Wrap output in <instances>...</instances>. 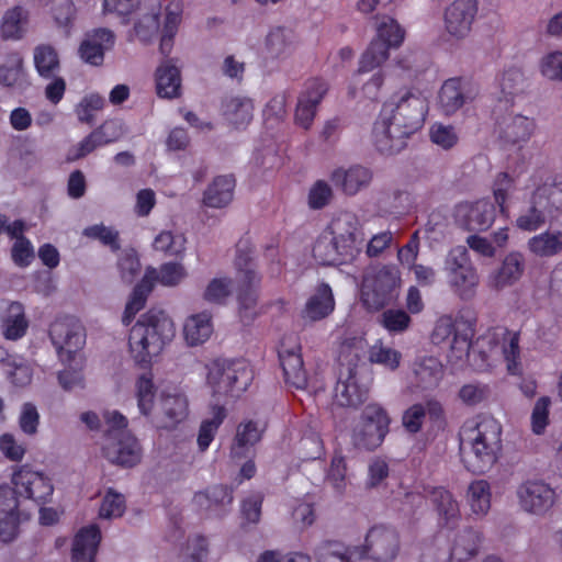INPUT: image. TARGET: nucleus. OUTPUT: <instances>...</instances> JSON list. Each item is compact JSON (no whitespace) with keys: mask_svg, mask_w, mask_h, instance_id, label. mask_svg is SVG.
<instances>
[{"mask_svg":"<svg viewBox=\"0 0 562 562\" xmlns=\"http://www.w3.org/2000/svg\"><path fill=\"white\" fill-rule=\"evenodd\" d=\"M427 101L407 91L397 101L383 103L372 128V142L383 155H395L407 146V139L424 125Z\"/></svg>","mask_w":562,"mask_h":562,"instance_id":"f257e3e1","label":"nucleus"},{"mask_svg":"<svg viewBox=\"0 0 562 562\" xmlns=\"http://www.w3.org/2000/svg\"><path fill=\"white\" fill-rule=\"evenodd\" d=\"M502 434L501 423L490 415L480 414L464 422L460 436L462 446L470 449L464 459L470 472L483 474L497 462L503 450Z\"/></svg>","mask_w":562,"mask_h":562,"instance_id":"f03ea898","label":"nucleus"},{"mask_svg":"<svg viewBox=\"0 0 562 562\" xmlns=\"http://www.w3.org/2000/svg\"><path fill=\"white\" fill-rule=\"evenodd\" d=\"M175 336V325L162 310L150 308L132 326L128 336L130 352L135 362L147 368Z\"/></svg>","mask_w":562,"mask_h":562,"instance_id":"7ed1b4c3","label":"nucleus"},{"mask_svg":"<svg viewBox=\"0 0 562 562\" xmlns=\"http://www.w3.org/2000/svg\"><path fill=\"white\" fill-rule=\"evenodd\" d=\"M531 180L536 188L515 220V226L527 233L539 231L554 212L562 210V175L551 178L535 173Z\"/></svg>","mask_w":562,"mask_h":562,"instance_id":"20e7f679","label":"nucleus"},{"mask_svg":"<svg viewBox=\"0 0 562 562\" xmlns=\"http://www.w3.org/2000/svg\"><path fill=\"white\" fill-rule=\"evenodd\" d=\"M249 240L241 238L236 245L235 266L237 269V303L238 314L244 323L254 321L258 300L260 277L251 268Z\"/></svg>","mask_w":562,"mask_h":562,"instance_id":"39448f33","label":"nucleus"},{"mask_svg":"<svg viewBox=\"0 0 562 562\" xmlns=\"http://www.w3.org/2000/svg\"><path fill=\"white\" fill-rule=\"evenodd\" d=\"M254 380V370L246 359H216L211 363L207 382L217 394L239 396Z\"/></svg>","mask_w":562,"mask_h":562,"instance_id":"423d86ee","label":"nucleus"},{"mask_svg":"<svg viewBox=\"0 0 562 562\" xmlns=\"http://www.w3.org/2000/svg\"><path fill=\"white\" fill-rule=\"evenodd\" d=\"M401 272L396 266L383 265L374 268L363 278L361 299L373 310H381L398 297Z\"/></svg>","mask_w":562,"mask_h":562,"instance_id":"0eeeda50","label":"nucleus"},{"mask_svg":"<svg viewBox=\"0 0 562 562\" xmlns=\"http://www.w3.org/2000/svg\"><path fill=\"white\" fill-rule=\"evenodd\" d=\"M391 418L386 409L378 404H368L351 432L352 445L357 449L373 451L379 448L390 431Z\"/></svg>","mask_w":562,"mask_h":562,"instance_id":"6e6552de","label":"nucleus"},{"mask_svg":"<svg viewBox=\"0 0 562 562\" xmlns=\"http://www.w3.org/2000/svg\"><path fill=\"white\" fill-rule=\"evenodd\" d=\"M405 38V30L398 22L385 16L376 27V36L362 54L358 72H369L389 58L391 48H398Z\"/></svg>","mask_w":562,"mask_h":562,"instance_id":"1a4fd4ad","label":"nucleus"},{"mask_svg":"<svg viewBox=\"0 0 562 562\" xmlns=\"http://www.w3.org/2000/svg\"><path fill=\"white\" fill-rule=\"evenodd\" d=\"M474 334V322L463 317L453 319L450 315H443L435 324L431 342L437 346L449 345L452 357L461 360L469 356Z\"/></svg>","mask_w":562,"mask_h":562,"instance_id":"9d476101","label":"nucleus"},{"mask_svg":"<svg viewBox=\"0 0 562 562\" xmlns=\"http://www.w3.org/2000/svg\"><path fill=\"white\" fill-rule=\"evenodd\" d=\"M447 271L452 291L463 301L472 300L476 294L480 277L465 247L451 249L447 259Z\"/></svg>","mask_w":562,"mask_h":562,"instance_id":"9b49d317","label":"nucleus"},{"mask_svg":"<svg viewBox=\"0 0 562 562\" xmlns=\"http://www.w3.org/2000/svg\"><path fill=\"white\" fill-rule=\"evenodd\" d=\"M52 344L61 361H72L86 344V330L79 318L59 315L49 326Z\"/></svg>","mask_w":562,"mask_h":562,"instance_id":"f8f14e48","label":"nucleus"},{"mask_svg":"<svg viewBox=\"0 0 562 562\" xmlns=\"http://www.w3.org/2000/svg\"><path fill=\"white\" fill-rule=\"evenodd\" d=\"M325 229L339 245L345 258L356 259L361 252L364 234L360 220L355 213L349 211L338 212Z\"/></svg>","mask_w":562,"mask_h":562,"instance_id":"ddd939ff","label":"nucleus"},{"mask_svg":"<svg viewBox=\"0 0 562 562\" xmlns=\"http://www.w3.org/2000/svg\"><path fill=\"white\" fill-rule=\"evenodd\" d=\"M358 558H369L375 562H391L400 552V537L395 529L375 525L367 532L364 544L355 547Z\"/></svg>","mask_w":562,"mask_h":562,"instance_id":"4468645a","label":"nucleus"},{"mask_svg":"<svg viewBox=\"0 0 562 562\" xmlns=\"http://www.w3.org/2000/svg\"><path fill=\"white\" fill-rule=\"evenodd\" d=\"M536 123L521 114L506 113L496 117L495 134L504 147L522 148L533 134Z\"/></svg>","mask_w":562,"mask_h":562,"instance_id":"2eb2a0df","label":"nucleus"},{"mask_svg":"<svg viewBox=\"0 0 562 562\" xmlns=\"http://www.w3.org/2000/svg\"><path fill=\"white\" fill-rule=\"evenodd\" d=\"M479 94V88L471 80L453 77L445 80L439 91V105L443 114L453 115L465 103L472 102Z\"/></svg>","mask_w":562,"mask_h":562,"instance_id":"dca6fc26","label":"nucleus"},{"mask_svg":"<svg viewBox=\"0 0 562 562\" xmlns=\"http://www.w3.org/2000/svg\"><path fill=\"white\" fill-rule=\"evenodd\" d=\"M328 91V83L322 78H311L305 81L295 109V122L308 130L315 119L317 106Z\"/></svg>","mask_w":562,"mask_h":562,"instance_id":"f3484780","label":"nucleus"},{"mask_svg":"<svg viewBox=\"0 0 562 562\" xmlns=\"http://www.w3.org/2000/svg\"><path fill=\"white\" fill-rule=\"evenodd\" d=\"M24 494H0V540L13 541L20 533L22 524L31 519V513L21 508L18 496Z\"/></svg>","mask_w":562,"mask_h":562,"instance_id":"a211bd4d","label":"nucleus"},{"mask_svg":"<svg viewBox=\"0 0 562 562\" xmlns=\"http://www.w3.org/2000/svg\"><path fill=\"white\" fill-rule=\"evenodd\" d=\"M102 454L111 463L132 468L140 462L142 447L132 434H119V436L104 440Z\"/></svg>","mask_w":562,"mask_h":562,"instance_id":"6ab92c4d","label":"nucleus"},{"mask_svg":"<svg viewBox=\"0 0 562 562\" xmlns=\"http://www.w3.org/2000/svg\"><path fill=\"white\" fill-rule=\"evenodd\" d=\"M456 216L467 231L485 232L495 221L496 206L488 199L460 203L457 206Z\"/></svg>","mask_w":562,"mask_h":562,"instance_id":"aec40b11","label":"nucleus"},{"mask_svg":"<svg viewBox=\"0 0 562 562\" xmlns=\"http://www.w3.org/2000/svg\"><path fill=\"white\" fill-rule=\"evenodd\" d=\"M477 13V0H454L445 11L447 32L463 38L471 31V25Z\"/></svg>","mask_w":562,"mask_h":562,"instance_id":"412c9836","label":"nucleus"},{"mask_svg":"<svg viewBox=\"0 0 562 562\" xmlns=\"http://www.w3.org/2000/svg\"><path fill=\"white\" fill-rule=\"evenodd\" d=\"M115 44V35L108 29H94L88 32L79 45L80 58L91 65L101 66L104 61L106 50L113 48Z\"/></svg>","mask_w":562,"mask_h":562,"instance_id":"4be33fe9","label":"nucleus"},{"mask_svg":"<svg viewBox=\"0 0 562 562\" xmlns=\"http://www.w3.org/2000/svg\"><path fill=\"white\" fill-rule=\"evenodd\" d=\"M278 355L285 382L297 390H305L308 382L301 355V346L294 344L291 348H286L282 344Z\"/></svg>","mask_w":562,"mask_h":562,"instance_id":"5701e85b","label":"nucleus"},{"mask_svg":"<svg viewBox=\"0 0 562 562\" xmlns=\"http://www.w3.org/2000/svg\"><path fill=\"white\" fill-rule=\"evenodd\" d=\"M102 536L98 525L80 528L74 537L71 547L72 562H95Z\"/></svg>","mask_w":562,"mask_h":562,"instance_id":"b1692460","label":"nucleus"},{"mask_svg":"<svg viewBox=\"0 0 562 562\" xmlns=\"http://www.w3.org/2000/svg\"><path fill=\"white\" fill-rule=\"evenodd\" d=\"M371 169L355 165L349 169L337 168L330 175L331 182L347 195H355L372 181Z\"/></svg>","mask_w":562,"mask_h":562,"instance_id":"393cba45","label":"nucleus"},{"mask_svg":"<svg viewBox=\"0 0 562 562\" xmlns=\"http://www.w3.org/2000/svg\"><path fill=\"white\" fill-rule=\"evenodd\" d=\"M335 297L330 285L326 282H321L306 301L302 310V317L312 322L322 321L335 311Z\"/></svg>","mask_w":562,"mask_h":562,"instance_id":"a878e982","label":"nucleus"},{"mask_svg":"<svg viewBox=\"0 0 562 562\" xmlns=\"http://www.w3.org/2000/svg\"><path fill=\"white\" fill-rule=\"evenodd\" d=\"M525 270L524 256L518 251L509 252L501 267L488 277V285L495 290H502L513 285L522 276Z\"/></svg>","mask_w":562,"mask_h":562,"instance_id":"bb28decb","label":"nucleus"},{"mask_svg":"<svg viewBox=\"0 0 562 562\" xmlns=\"http://www.w3.org/2000/svg\"><path fill=\"white\" fill-rule=\"evenodd\" d=\"M29 319L22 303L11 302L1 315L2 335L7 340H19L29 329Z\"/></svg>","mask_w":562,"mask_h":562,"instance_id":"cd10ccee","label":"nucleus"},{"mask_svg":"<svg viewBox=\"0 0 562 562\" xmlns=\"http://www.w3.org/2000/svg\"><path fill=\"white\" fill-rule=\"evenodd\" d=\"M235 184L232 175L216 177L203 193V204L213 209L225 207L233 200Z\"/></svg>","mask_w":562,"mask_h":562,"instance_id":"c85d7f7f","label":"nucleus"},{"mask_svg":"<svg viewBox=\"0 0 562 562\" xmlns=\"http://www.w3.org/2000/svg\"><path fill=\"white\" fill-rule=\"evenodd\" d=\"M527 249L539 258H552L562 252V231L547 229L527 241Z\"/></svg>","mask_w":562,"mask_h":562,"instance_id":"c756f323","label":"nucleus"},{"mask_svg":"<svg viewBox=\"0 0 562 562\" xmlns=\"http://www.w3.org/2000/svg\"><path fill=\"white\" fill-rule=\"evenodd\" d=\"M159 408L164 415L161 428L172 429L188 416V401L183 394H165L160 396Z\"/></svg>","mask_w":562,"mask_h":562,"instance_id":"7c9ffc66","label":"nucleus"},{"mask_svg":"<svg viewBox=\"0 0 562 562\" xmlns=\"http://www.w3.org/2000/svg\"><path fill=\"white\" fill-rule=\"evenodd\" d=\"M312 254L314 259L323 266H335L349 263L353 258H345L339 245L326 233V229L317 237L314 243Z\"/></svg>","mask_w":562,"mask_h":562,"instance_id":"2f4dec72","label":"nucleus"},{"mask_svg":"<svg viewBox=\"0 0 562 562\" xmlns=\"http://www.w3.org/2000/svg\"><path fill=\"white\" fill-rule=\"evenodd\" d=\"M497 87L499 103L513 104L514 99L525 91L527 79L520 68L509 67L497 78Z\"/></svg>","mask_w":562,"mask_h":562,"instance_id":"473e14b6","label":"nucleus"},{"mask_svg":"<svg viewBox=\"0 0 562 562\" xmlns=\"http://www.w3.org/2000/svg\"><path fill=\"white\" fill-rule=\"evenodd\" d=\"M157 94L161 98L172 99L180 94L181 77L179 68L172 59H166L156 71Z\"/></svg>","mask_w":562,"mask_h":562,"instance_id":"72a5a7b5","label":"nucleus"},{"mask_svg":"<svg viewBox=\"0 0 562 562\" xmlns=\"http://www.w3.org/2000/svg\"><path fill=\"white\" fill-rule=\"evenodd\" d=\"M368 397V389L359 385L352 371L346 380H338L335 386L334 400L341 407H357Z\"/></svg>","mask_w":562,"mask_h":562,"instance_id":"f704fd0d","label":"nucleus"},{"mask_svg":"<svg viewBox=\"0 0 562 562\" xmlns=\"http://www.w3.org/2000/svg\"><path fill=\"white\" fill-rule=\"evenodd\" d=\"M223 113L235 128H245L252 120L254 103L246 97H232L224 102Z\"/></svg>","mask_w":562,"mask_h":562,"instance_id":"c9c22d12","label":"nucleus"},{"mask_svg":"<svg viewBox=\"0 0 562 562\" xmlns=\"http://www.w3.org/2000/svg\"><path fill=\"white\" fill-rule=\"evenodd\" d=\"M12 492H35L37 490L47 488L54 492L50 480L43 473L32 470L29 465H22L12 475Z\"/></svg>","mask_w":562,"mask_h":562,"instance_id":"e433bc0d","label":"nucleus"},{"mask_svg":"<svg viewBox=\"0 0 562 562\" xmlns=\"http://www.w3.org/2000/svg\"><path fill=\"white\" fill-rule=\"evenodd\" d=\"M34 67L42 79H50L60 71V59L56 48L40 44L33 52Z\"/></svg>","mask_w":562,"mask_h":562,"instance_id":"4c0bfd02","label":"nucleus"},{"mask_svg":"<svg viewBox=\"0 0 562 562\" xmlns=\"http://www.w3.org/2000/svg\"><path fill=\"white\" fill-rule=\"evenodd\" d=\"M481 537L472 528L463 530L454 540L448 562H470L477 553Z\"/></svg>","mask_w":562,"mask_h":562,"instance_id":"58836bf2","label":"nucleus"},{"mask_svg":"<svg viewBox=\"0 0 562 562\" xmlns=\"http://www.w3.org/2000/svg\"><path fill=\"white\" fill-rule=\"evenodd\" d=\"M261 439V431L252 420L240 424L237 427L234 443L231 449L233 459L246 458L250 448Z\"/></svg>","mask_w":562,"mask_h":562,"instance_id":"ea45409f","label":"nucleus"},{"mask_svg":"<svg viewBox=\"0 0 562 562\" xmlns=\"http://www.w3.org/2000/svg\"><path fill=\"white\" fill-rule=\"evenodd\" d=\"M213 331L211 315L200 313L187 318L183 326V334L190 346H198L206 341Z\"/></svg>","mask_w":562,"mask_h":562,"instance_id":"a19ab883","label":"nucleus"},{"mask_svg":"<svg viewBox=\"0 0 562 562\" xmlns=\"http://www.w3.org/2000/svg\"><path fill=\"white\" fill-rule=\"evenodd\" d=\"M417 385L423 389L437 386L442 378V366L435 357H424L414 364Z\"/></svg>","mask_w":562,"mask_h":562,"instance_id":"79ce46f5","label":"nucleus"},{"mask_svg":"<svg viewBox=\"0 0 562 562\" xmlns=\"http://www.w3.org/2000/svg\"><path fill=\"white\" fill-rule=\"evenodd\" d=\"M182 19V7L180 2H170L166 8V18L160 38L159 50L168 56L173 46V37L178 32Z\"/></svg>","mask_w":562,"mask_h":562,"instance_id":"37998d69","label":"nucleus"},{"mask_svg":"<svg viewBox=\"0 0 562 562\" xmlns=\"http://www.w3.org/2000/svg\"><path fill=\"white\" fill-rule=\"evenodd\" d=\"M154 284L151 280L148 279V274H146L143 280L137 283L133 292L130 296L128 302L126 303L123 316H122V323L125 326H130L133 322L135 315L144 308L147 297L153 291Z\"/></svg>","mask_w":562,"mask_h":562,"instance_id":"c03bdc74","label":"nucleus"},{"mask_svg":"<svg viewBox=\"0 0 562 562\" xmlns=\"http://www.w3.org/2000/svg\"><path fill=\"white\" fill-rule=\"evenodd\" d=\"M325 482L337 492H342L347 488L349 474L347 460L341 451L335 450L326 472Z\"/></svg>","mask_w":562,"mask_h":562,"instance_id":"a18cd8bd","label":"nucleus"},{"mask_svg":"<svg viewBox=\"0 0 562 562\" xmlns=\"http://www.w3.org/2000/svg\"><path fill=\"white\" fill-rule=\"evenodd\" d=\"M226 418V409L224 406L215 405L212 408V418L204 419L201 423L198 434V446L201 451H205L213 441L220 426Z\"/></svg>","mask_w":562,"mask_h":562,"instance_id":"49530a36","label":"nucleus"},{"mask_svg":"<svg viewBox=\"0 0 562 562\" xmlns=\"http://www.w3.org/2000/svg\"><path fill=\"white\" fill-rule=\"evenodd\" d=\"M520 333L505 329L502 338V352L510 374L518 373L520 369Z\"/></svg>","mask_w":562,"mask_h":562,"instance_id":"de8ad7c7","label":"nucleus"},{"mask_svg":"<svg viewBox=\"0 0 562 562\" xmlns=\"http://www.w3.org/2000/svg\"><path fill=\"white\" fill-rule=\"evenodd\" d=\"M266 50L272 59L285 58L292 53L293 44L288 38L285 29L279 26L269 32L266 37Z\"/></svg>","mask_w":562,"mask_h":562,"instance_id":"09e8293b","label":"nucleus"},{"mask_svg":"<svg viewBox=\"0 0 562 562\" xmlns=\"http://www.w3.org/2000/svg\"><path fill=\"white\" fill-rule=\"evenodd\" d=\"M453 494H438L435 499L441 528L452 530L460 518L459 504L453 499Z\"/></svg>","mask_w":562,"mask_h":562,"instance_id":"8fccbe9b","label":"nucleus"},{"mask_svg":"<svg viewBox=\"0 0 562 562\" xmlns=\"http://www.w3.org/2000/svg\"><path fill=\"white\" fill-rule=\"evenodd\" d=\"M353 557H358L355 548L350 549L337 541L325 542L316 551L317 562H350Z\"/></svg>","mask_w":562,"mask_h":562,"instance_id":"3c124183","label":"nucleus"},{"mask_svg":"<svg viewBox=\"0 0 562 562\" xmlns=\"http://www.w3.org/2000/svg\"><path fill=\"white\" fill-rule=\"evenodd\" d=\"M402 353L383 345L381 340L375 341L369 349V361L371 363L383 366L391 371L400 367Z\"/></svg>","mask_w":562,"mask_h":562,"instance_id":"603ef678","label":"nucleus"},{"mask_svg":"<svg viewBox=\"0 0 562 562\" xmlns=\"http://www.w3.org/2000/svg\"><path fill=\"white\" fill-rule=\"evenodd\" d=\"M148 274L149 280H157L160 284L166 286H175L181 282L187 276L184 267L179 262H166L159 267V270H150Z\"/></svg>","mask_w":562,"mask_h":562,"instance_id":"864d4df0","label":"nucleus"},{"mask_svg":"<svg viewBox=\"0 0 562 562\" xmlns=\"http://www.w3.org/2000/svg\"><path fill=\"white\" fill-rule=\"evenodd\" d=\"M105 105V99L99 93L86 94L75 108V113L80 123L92 125L95 113Z\"/></svg>","mask_w":562,"mask_h":562,"instance_id":"5fc2aeb1","label":"nucleus"},{"mask_svg":"<svg viewBox=\"0 0 562 562\" xmlns=\"http://www.w3.org/2000/svg\"><path fill=\"white\" fill-rule=\"evenodd\" d=\"M156 387L153 379L142 374L136 381V397L140 414L148 416L154 407Z\"/></svg>","mask_w":562,"mask_h":562,"instance_id":"6e6d98bb","label":"nucleus"},{"mask_svg":"<svg viewBox=\"0 0 562 562\" xmlns=\"http://www.w3.org/2000/svg\"><path fill=\"white\" fill-rule=\"evenodd\" d=\"M26 12L19 5L8 10L2 19L1 33L4 38H20L22 24L26 21Z\"/></svg>","mask_w":562,"mask_h":562,"instance_id":"4d7b16f0","label":"nucleus"},{"mask_svg":"<svg viewBox=\"0 0 562 562\" xmlns=\"http://www.w3.org/2000/svg\"><path fill=\"white\" fill-rule=\"evenodd\" d=\"M157 8L153 12L144 14L134 26L136 36L142 42H149L159 31L161 3L156 0Z\"/></svg>","mask_w":562,"mask_h":562,"instance_id":"13d9d810","label":"nucleus"},{"mask_svg":"<svg viewBox=\"0 0 562 562\" xmlns=\"http://www.w3.org/2000/svg\"><path fill=\"white\" fill-rule=\"evenodd\" d=\"M209 554L207 539L202 535L189 538L180 552L181 562H204Z\"/></svg>","mask_w":562,"mask_h":562,"instance_id":"bf43d9fd","label":"nucleus"},{"mask_svg":"<svg viewBox=\"0 0 562 562\" xmlns=\"http://www.w3.org/2000/svg\"><path fill=\"white\" fill-rule=\"evenodd\" d=\"M514 178L508 172H499L494 182L493 195L499 213L505 217L509 215L507 205L508 193L514 187Z\"/></svg>","mask_w":562,"mask_h":562,"instance_id":"052dcab7","label":"nucleus"},{"mask_svg":"<svg viewBox=\"0 0 562 562\" xmlns=\"http://www.w3.org/2000/svg\"><path fill=\"white\" fill-rule=\"evenodd\" d=\"M232 280L229 278H214L204 290L203 299L213 304H225L232 293Z\"/></svg>","mask_w":562,"mask_h":562,"instance_id":"680f3d73","label":"nucleus"},{"mask_svg":"<svg viewBox=\"0 0 562 562\" xmlns=\"http://www.w3.org/2000/svg\"><path fill=\"white\" fill-rule=\"evenodd\" d=\"M153 247L165 255L178 257L184 250V239L180 236H175L169 231H164L155 237Z\"/></svg>","mask_w":562,"mask_h":562,"instance_id":"e2e57ef3","label":"nucleus"},{"mask_svg":"<svg viewBox=\"0 0 562 562\" xmlns=\"http://www.w3.org/2000/svg\"><path fill=\"white\" fill-rule=\"evenodd\" d=\"M102 143L98 137V133L93 130L82 138L77 145L71 146L66 155V161L74 162L87 157L97 148L102 147Z\"/></svg>","mask_w":562,"mask_h":562,"instance_id":"0e129e2a","label":"nucleus"},{"mask_svg":"<svg viewBox=\"0 0 562 562\" xmlns=\"http://www.w3.org/2000/svg\"><path fill=\"white\" fill-rule=\"evenodd\" d=\"M411 323V316L404 310L389 308L381 315V324L390 333H403Z\"/></svg>","mask_w":562,"mask_h":562,"instance_id":"69168bd1","label":"nucleus"},{"mask_svg":"<svg viewBox=\"0 0 562 562\" xmlns=\"http://www.w3.org/2000/svg\"><path fill=\"white\" fill-rule=\"evenodd\" d=\"M521 508L531 514H543L554 503L555 494H518Z\"/></svg>","mask_w":562,"mask_h":562,"instance_id":"338daca9","label":"nucleus"},{"mask_svg":"<svg viewBox=\"0 0 562 562\" xmlns=\"http://www.w3.org/2000/svg\"><path fill=\"white\" fill-rule=\"evenodd\" d=\"M23 77V59L19 54H12L7 64L0 66V83L12 87Z\"/></svg>","mask_w":562,"mask_h":562,"instance_id":"774afa93","label":"nucleus"}]
</instances>
